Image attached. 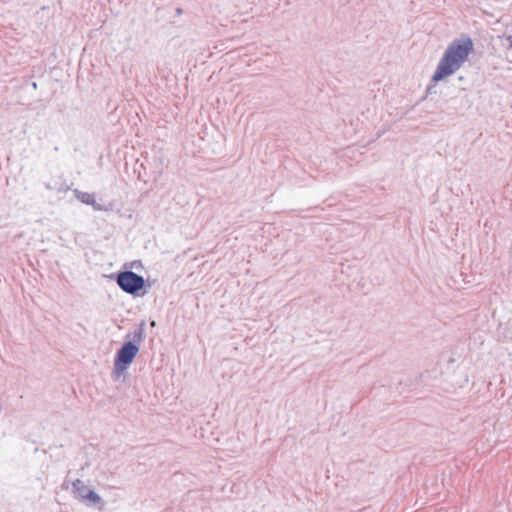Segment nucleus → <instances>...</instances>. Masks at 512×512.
I'll use <instances>...</instances> for the list:
<instances>
[{
	"mask_svg": "<svg viewBox=\"0 0 512 512\" xmlns=\"http://www.w3.org/2000/svg\"><path fill=\"white\" fill-rule=\"evenodd\" d=\"M472 51L473 41L470 37L453 40L439 60L432 81L439 82L454 74L467 61Z\"/></svg>",
	"mask_w": 512,
	"mask_h": 512,
	"instance_id": "obj_1",
	"label": "nucleus"
},
{
	"mask_svg": "<svg viewBox=\"0 0 512 512\" xmlns=\"http://www.w3.org/2000/svg\"><path fill=\"white\" fill-rule=\"evenodd\" d=\"M145 329L143 324L126 335V341L116 351L114 357L113 377L120 379L124 372L139 352L140 344L144 339Z\"/></svg>",
	"mask_w": 512,
	"mask_h": 512,
	"instance_id": "obj_2",
	"label": "nucleus"
},
{
	"mask_svg": "<svg viewBox=\"0 0 512 512\" xmlns=\"http://www.w3.org/2000/svg\"><path fill=\"white\" fill-rule=\"evenodd\" d=\"M114 279L119 288L130 295L140 296L141 291L145 288V279L131 270L119 271L115 274Z\"/></svg>",
	"mask_w": 512,
	"mask_h": 512,
	"instance_id": "obj_3",
	"label": "nucleus"
},
{
	"mask_svg": "<svg viewBox=\"0 0 512 512\" xmlns=\"http://www.w3.org/2000/svg\"><path fill=\"white\" fill-rule=\"evenodd\" d=\"M72 492L78 500L84 503L86 506L94 507L98 510H102L105 506V502L93 489H90L85 485L84 481L76 479L72 482Z\"/></svg>",
	"mask_w": 512,
	"mask_h": 512,
	"instance_id": "obj_4",
	"label": "nucleus"
},
{
	"mask_svg": "<svg viewBox=\"0 0 512 512\" xmlns=\"http://www.w3.org/2000/svg\"><path fill=\"white\" fill-rule=\"evenodd\" d=\"M73 193L77 200H79L83 204L91 205L95 211L103 210L102 205L96 201L94 194L83 192L78 189H74Z\"/></svg>",
	"mask_w": 512,
	"mask_h": 512,
	"instance_id": "obj_5",
	"label": "nucleus"
},
{
	"mask_svg": "<svg viewBox=\"0 0 512 512\" xmlns=\"http://www.w3.org/2000/svg\"><path fill=\"white\" fill-rule=\"evenodd\" d=\"M183 13L182 8H176V14L181 15Z\"/></svg>",
	"mask_w": 512,
	"mask_h": 512,
	"instance_id": "obj_6",
	"label": "nucleus"
},
{
	"mask_svg": "<svg viewBox=\"0 0 512 512\" xmlns=\"http://www.w3.org/2000/svg\"><path fill=\"white\" fill-rule=\"evenodd\" d=\"M45 187H46V189H49V190H51V189H52V187H51V185H50L49 183H46V184H45Z\"/></svg>",
	"mask_w": 512,
	"mask_h": 512,
	"instance_id": "obj_7",
	"label": "nucleus"
},
{
	"mask_svg": "<svg viewBox=\"0 0 512 512\" xmlns=\"http://www.w3.org/2000/svg\"><path fill=\"white\" fill-rule=\"evenodd\" d=\"M32 85H33V87H34V88H36V87H37L36 82H33V84H32Z\"/></svg>",
	"mask_w": 512,
	"mask_h": 512,
	"instance_id": "obj_8",
	"label": "nucleus"
},
{
	"mask_svg": "<svg viewBox=\"0 0 512 512\" xmlns=\"http://www.w3.org/2000/svg\"><path fill=\"white\" fill-rule=\"evenodd\" d=\"M510 47L512 48V42L510 43Z\"/></svg>",
	"mask_w": 512,
	"mask_h": 512,
	"instance_id": "obj_9",
	"label": "nucleus"
}]
</instances>
